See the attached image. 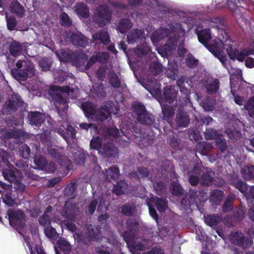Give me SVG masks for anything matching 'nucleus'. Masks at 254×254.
I'll return each instance as SVG.
<instances>
[{
    "label": "nucleus",
    "instance_id": "1",
    "mask_svg": "<svg viewBox=\"0 0 254 254\" xmlns=\"http://www.w3.org/2000/svg\"><path fill=\"white\" fill-rule=\"evenodd\" d=\"M208 26L215 28L218 32L217 39H214L210 43H208L211 39V35L209 29L205 28L199 30L197 28L195 29L198 40L202 43L215 57H216L222 65L226 67L229 72V69L227 66L229 61L226 54H224L223 50H226L224 44L225 40L230 39L226 31V26L224 24V19L220 18L214 17L205 21L202 27Z\"/></svg>",
    "mask_w": 254,
    "mask_h": 254
},
{
    "label": "nucleus",
    "instance_id": "2",
    "mask_svg": "<svg viewBox=\"0 0 254 254\" xmlns=\"http://www.w3.org/2000/svg\"><path fill=\"white\" fill-rule=\"evenodd\" d=\"M168 28L160 27L153 32L151 35V40L154 45L166 37L168 38L167 43L160 48H156L158 53L162 57L167 58L170 56L177 45L180 43L178 48V54L180 57H183L186 50L183 44L184 41L185 30L184 26L180 23L175 21L168 24Z\"/></svg>",
    "mask_w": 254,
    "mask_h": 254
},
{
    "label": "nucleus",
    "instance_id": "3",
    "mask_svg": "<svg viewBox=\"0 0 254 254\" xmlns=\"http://www.w3.org/2000/svg\"><path fill=\"white\" fill-rule=\"evenodd\" d=\"M127 230L122 234L123 237L132 254H164V251L154 248L150 251L141 254L145 249V244L139 242L137 237L138 223L133 219L127 221Z\"/></svg>",
    "mask_w": 254,
    "mask_h": 254
},
{
    "label": "nucleus",
    "instance_id": "4",
    "mask_svg": "<svg viewBox=\"0 0 254 254\" xmlns=\"http://www.w3.org/2000/svg\"><path fill=\"white\" fill-rule=\"evenodd\" d=\"M78 90H73L68 87H60L56 86H51L49 91V95L55 101V105L58 113L61 116L64 115L67 110L66 101L63 98L64 94L68 93V96L71 98H75Z\"/></svg>",
    "mask_w": 254,
    "mask_h": 254
},
{
    "label": "nucleus",
    "instance_id": "5",
    "mask_svg": "<svg viewBox=\"0 0 254 254\" xmlns=\"http://www.w3.org/2000/svg\"><path fill=\"white\" fill-rule=\"evenodd\" d=\"M224 44L226 47V51L230 58L232 60H237L242 62L245 61V65L249 68L254 67V59L248 56L253 54V50L251 49H244L240 52L236 48V44L235 41L231 39H227L225 40Z\"/></svg>",
    "mask_w": 254,
    "mask_h": 254
},
{
    "label": "nucleus",
    "instance_id": "6",
    "mask_svg": "<svg viewBox=\"0 0 254 254\" xmlns=\"http://www.w3.org/2000/svg\"><path fill=\"white\" fill-rule=\"evenodd\" d=\"M163 68L164 67H162V64L158 63H151L149 66V72L151 75L150 74L147 77L146 80L144 79L142 83L144 87L152 96H154L156 99H158L162 96L160 84L152 75H157L163 71Z\"/></svg>",
    "mask_w": 254,
    "mask_h": 254
},
{
    "label": "nucleus",
    "instance_id": "7",
    "mask_svg": "<svg viewBox=\"0 0 254 254\" xmlns=\"http://www.w3.org/2000/svg\"><path fill=\"white\" fill-rule=\"evenodd\" d=\"M164 89L163 97L161 96L159 99H157L161 106L164 119L168 121L171 126H172L169 120L170 118L174 116L175 114L174 110L171 106L163 105L161 100L163 98L168 103L170 104L172 103L176 98L178 89H176V87L174 86L169 87H166Z\"/></svg>",
    "mask_w": 254,
    "mask_h": 254
},
{
    "label": "nucleus",
    "instance_id": "8",
    "mask_svg": "<svg viewBox=\"0 0 254 254\" xmlns=\"http://www.w3.org/2000/svg\"><path fill=\"white\" fill-rule=\"evenodd\" d=\"M227 5L236 19L238 24L241 27L246 23L247 19L244 15L246 11L244 6L246 0H226Z\"/></svg>",
    "mask_w": 254,
    "mask_h": 254
},
{
    "label": "nucleus",
    "instance_id": "9",
    "mask_svg": "<svg viewBox=\"0 0 254 254\" xmlns=\"http://www.w3.org/2000/svg\"><path fill=\"white\" fill-rule=\"evenodd\" d=\"M81 108L88 118H95L96 120L99 121L106 120L110 114L109 106H104L96 111L94 104L90 102L83 103L81 105Z\"/></svg>",
    "mask_w": 254,
    "mask_h": 254
},
{
    "label": "nucleus",
    "instance_id": "10",
    "mask_svg": "<svg viewBox=\"0 0 254 254\" xmlns=\"http://www.w3.org/2000/svg\"><path fill=\"white\" fill-rule=\"evenodd\" d=\"M132 109L137 115V121L141 124L151 126L154 121L153 116L147 112L144 105L140 103L135 102L132 103Z\"/></svg>",
    "mask_w": 254,
    "mask_h": 254
},
{
    "label": "nucleus",
    "instance_id": "11",
    "mask_svg": "<svg viewBox=\"0 0 254 254\" xmlns=\"http://www.w3.org/2000/svg\"><path fill=\"white\" fill-rule=\"evenodd\" d=\"M249 238H246L240 232L233 233L230 235V239L232 243L242 249L249 248L252 245L253 241L252 236H254V229L251 228L247 231Z\"/></svg>",
    "mask_w": 254,
    "mask_h": 254
},
{
    "label": "nucleus",
    "instance_id": "12",
    "mask_svg": "<svg viewBox=\"0 0 254 254\" xmlns=\"http://www.w3.org/2000/svg\"><path fill=\"white\" fill-rule=\"evenodd\" d=\"M23 64H24L25 70H26V72L22 70L18 71L17 69H15L11 70V74L13 77L19 81H25L28 76L32 77L34 75L33 65L31 63L19 61L16 63V66L18 68H20L22 67Z\"/></svg>",
    "mask_w": 254,
    "mask_h": 254
},
{
    "label": "nucleus",
    "instance_id": "13",
    "mask_svg": "<svg viewBox=\"0 0 254 254\" xmlns=\"http://www.w3.org/2000/svg\"><path fill=\"white\" fill-rule=\"evenodd\" d=\"M146 204L148 207L150 216L155 220L156 223L158 224L157 214L155 208L152 205L155 204L159 212H164L167 208V201L165 199L152 196L149 200H146Z\"/></svg>",
    "mask_w": 254,
    "mask_h": 254
},
{
    "label": "nucleus",
    "instance_id": "14",
    "mask_svg": "<svg viewBox=\"0 0 254 254\" xmlns=\"http://www.w3.org/2000/svg\"><path fill=\"white\" fill-rule=\"evenodd\" d=\"M9 224L16 229L23 227L25 224L24 214L19 210H9L7 211Z\"/></svg>",
    "mask_w": 254,
    "mask_h": 254
},
{
    "label": "nucleus",
    "instance_id": "15",
    "mask_svg": "<svg viewBox=\"0 0 254 254\" xmlns=\"http://www.w3.org/2000/svg\"><path fill=\"white\" fill-rule=\"evenodd\" d=\"M127 1L131 6H142L148 12L160 9L159 0H127Z\"/></svg>",
    "mask_w": 254,
    "mask_h": 254
},
{
    "label": "nucleus",
    "instance_id": "16",
    "mask_svg": "<svg viewBox=\"0 0 254 254\" xmlns=\"http://www.w3.org/2000/svg\"><path fill=\"white\" fill-rule=\"evenodd\" d=\"M93 19L100 26H103L107 23L110 19L109 8L106 5L98 7L94 12Z\"/></svg>",
    "mask_w": 254,
    "mask_h": 254
},
{
    "label": "nucleus",
    "instance_id": "17",
    "mask_svg": "<svg viewBox=\"0 0 254 254\" xmlns=\"http://www.w3.org/2000/svg\"><path fill=\"white\" fill-rule=\"evenodd\" d=\"M204 136L206 139H216V147L221 151L226 149L227 145L225 140L223 139L222 134L217 133L216 130L212 128L206 129Z\"/></svg>",
    "mask_w": 254,
    "mask_h": 254
},
{
    "label": "nucleus",
    "instance_id": "18",
    "mask_svg": "<svg viewBox=\"0 0 254 254\" xmlns=\"http://www.w3.org/2000/svg\"><path fill=\"white\" fill-rule=\"evenodd\" d=\"M205 87L206 92L209 94L216 93L219 89V81L217 78L206 77L204 79L199 80Z\"/></svg>",
    "mask_w": 254,
    "mask_h": 254
},
{
    "label": "nucleus",
    "instance_id": "19",
    "mask_svg": "<svg viewBox=\"0 0 254 254\" xmlns=\"http://www.w3.org/2000/svg\"><path fill=\"white\" fill-rule=\"evenodd\" d=\"M22 104V102L20 100L19 96L17 94H14L12 96V100H9L4 105L2 113L4 114H11L15 111L17 106Z\"/></svg>",
    "mask_w": 254,
    "mask_h": 254
},
{
    "label": "nucleus",
    "instance_id": "20",
    "mask_svg": "<svg viewBox=\"0 0 254 254\" xmlns=\"http://www.w3.org/2000/svg\"><path fill=\"white\" fill-rule=\"evenodd\" d=\"M234 186L239 190L248 199H252L254 200V186L250 188L249 192L248 190L249 188L244 182L238 181L236 182H233Z\"/></svg>",
    "mask_w": 254,
    "mask_h": 254
},
{
    "label": "nucleus",
    "instance_id": "21",
    "mask_svg": "<svg viewBox=\"0 0 254 254\" xmlns=\"http://www.w3.org/2000/svg\"><path fill=\"white\" fill-rule=\"evenodd\" d=\"M0 191L2 193V197L3 202L8 205L11 206L15 204V200L11 198L10 187L0 181Z\"/></svg>",
    "mask_w": 254,
    "mask_h": 254
},
{
    "label": "nucleus",
    "instance_id": "22",
    "mask_svg": "<svg viewBox=\"0 0 254 254\" xmlns=\"http://www.w3.org/2000/svg\"><path fill=\"white\" fill-rule=\"evenodd\" d=\"M35 244H33L32 242H30V240L25 238V241L27 243V245L29 248V250L31 253V254H36L35 252L37 254H45L42 247L40 246V241L39 239L38 235H35Z\"/></svg>",
    "mask_w": 254,
    "mask_h": 254
},
{
    "label": "nucleus",
    "instance_id": "23",
    "mask_svg": "<svg viewBox=\"0 0 254 254\" xmlns=\"http://www.w3.org/2000/svg\"><path fill=\"white\" fill-rule=\"evenodd\" d=\"M159 232H157V236L160 238V240L158 238L157 241H154L157 243H160V240L167 236H170L172 234H175L176 230L174 227L173 224H171L169 226L168 224H165L164 226L161 228H159Z\"/></svg>",
    "mask_w": 254,
    "mask_h": 254
},
{
    "label": "nucleus",
    "instance_id": "24",
    "mask_svg": "<svg viewBox=\"0 0 254 254\" xmlns=\"http://www.w3.org/2000/svg\"><path fill=\"white\" fill-rule=\"evenodd\" d=\"M192 80L194 82L195 80L193 79H190L188 77H182L180 79L177 81L178 86L180 88V91L185 95L189 94V91L186 85L187 84L188 86L192 87L193 84L192 83Z\"/></svg>",
    "mask_w": 254,
    "mask_h": 254
},
{
    "label": "nucleus",
    "instance_id": "25",
    "mask_svg": "<svg viewBox=\"0 0 254 254\" xmlns=\"http://www.w3.org/2000/svg\"><path fill=\"white\" fill-rule=\"evenodd\" d=\"M75 11L80 19L87 18L89 16V11L86 3L80 2L76 4Z\"/></svg>",
    "mask_w": 254,
    "mask_h": 254
},
{
    "label": "nucleus",
    "instance_id": "26",
    "mask_svg": "<svg viewBox=\"0 0 254 254\" xmlns=\"http://www.w3.org/2000/svg\"><path fill=\"white\" fill-rule=\"evenodd\" d=\"M54 247L56 254H60L58 249L64 252V254L68 253L71 249L70 244L64 238L60 239Z\"/></svg>",
    "mask_w": 254,
    "mask_h": 254
},
{
    "label": "nucleus",
    "instance_id": "27",
    "mask_svg": "<svg viewBox=\"0 0 254 254\" xmlns=\"http://www.w3.org/2000/svg\"><path fill=\"white\" fill-rule=\"evenodd\" d=\"M170 176L173 179H176V180L173 181L171 183V190L172 193L177 196L182 194L183 193V189L178 183V180H177V174L175 172L172 171L170 174Z\"/></svg>",
    "mask_w": 254,
    "mask_h": 254
},
{
    "label": "nucleus",
    "instance_id": "28",
    "mask_svg": "<svg viewBox=\"0 0 254 254\" xmlns=\"http://www.w3.org/2000/svg\"><path fill=\"white\" fill-rule=\"evenodd\" d=\"M71 40L74 45L81 47H85L88 43L86 38L81 33L72 34L71 35Z\"/></svg>",
    "mask_w": 254,
    "mask_h": 254
},
{
    "label": "nucleus",
    "instance_id": "29",
    "mask_svg": "<svg viewBox=\"0 0 254 254\" xmlns=\"http://www.w3.org/2000/svg\"><path fill=\"white\" fill-rule=\"evenodd\" d=\"M108 58V54L106 53H99L97 55L92 57L88 62L86 67L89 68L93 63L95 62L104 63Z\"/></svg>",
    "mask_w": 254,
    "mask_h": 254
},
{
    "label": "nucleus",
    "instance_id": "30",
    "mask_svg": "<svg viewBox=\"0 0 254 254\" xmlns=\"http://www.w3.org/2000/svg\"><path fill=\"white\" fill-rule=\"evenodd\" d=\"M28 117L30 123L35 126H38L43 122V115L39 112H30Z\"/></svg>",
    "mask_w": 254,
    "mask_h": 254
},
{
    "label": "nucleus",
    "instance_id": "31",
    "mask_svg": "<svg viewBox=\"0 0 254 254\" xmlns=\"http://www.w3.org/2000/svg\"><path fill=\"white\" fill-rule=\"evenodd\" d=\"M7 166L8 168L5 169L2 172L3 177L9 182H14L16 179L15 173H17L13 166L8 164Z\"/></svg>",
    "mask_w": 254,
    "mask_h": 254
},
{
    "label": "nucleus",
    "instance_id": "32",
    "mask_svg": "<svg viewBox=\"0 0 254 254\" xmlns=\"http://www.w3.org/2000/svg\"><path fill=\"white\" fill-rule=\"evenodd\" d=\"M143 37H144L143 32L141 30L139 29H133L131 30L127 36V39L130 43L136 42Z\"/></svg>",
    "mask_w": 254,
    "mask_h": 254
},
{
    "label": "nucleus",
    "instance_id": "33",
    "mask_svg": "<svg viewBox=\"0 0 254 254\" xmlns=\"http://www.w3.org/2000/svg\"><path fill=\"white\" fill-rule=\"evenodd\" d=\"M10 10L12 13L19 17H23L25 12L24 7L17 1H14L11 3L10 5Z\"/></svg>",
    "mask_w": 254,
    "mask_h": 254
},
{
    "label": "nucleus",
    "instance_id": "34",
    "mask_svg": "<svg viewBox=\"0 0 254 254\" xmlns=\"http://www.w3.org/2000/svg\"><path fill=\"white\" fill-rule=\"evenodd\" d=\"M56 54L61 62L66 63L72 62L73 55L69 50L62 51L60 54L57 53Z\"/></svg>",
    "mask_w": 254,
    "mask_h": 254
},
{
    "label": "nucleus",
    "instance_id": "35",
    "mask_svg": "<svg viewBox=\"0 0 254 254\" xmlns=\"http://www.w3.org/2000/svg\"><path fill=\"white\" fill-rule=\"evenodd\" d=\"M127 184L124 181H121L118 182L116 185L114 186V188L112 192H114L117 195H121L124 193L127 189Z\"/></svg>",
    "mask_w": 254,
    "mask_h": 254
},
{
    "label": "nucleus",
    "instance_id": "36",
    "mask_svg": "<svg viewBox=\"0 0 254 254\" xmlns=\"http://www.w3.org/2000/svg\"><path fill=\"white\" fill-rule=\"evenodd\" d=\"M205 223L211 227L216 226L222 220L218 215H208L204 217Z\"/></svg>",
    "mask_w": 254,
    "mask_h": 254
},
{
    "label": "nucleus",
    "instance_id": "37",
    "mask_svg": "<svg viewBox=\"0 0 254 254\" xmlns=\"http://www.w3.org/2000/svg\"><path fill=\"white\" fill-rule=\"evenodd\" d=\"M223 196V191L218 190H215L211 192L209 199L214 204L219 205L222 199Z\"/></svg>",
    "mask_w": 254,
    "mask_h": 254
},
{
    "label": "nucleus",
    "instance_id": "38",
    "mask_svg": "<svg viewBox=\"0 0 254 254\" xmlns=\"http://www.w3.org/2000/svg\"><path fill=\"white\" fill-rule=\"evenodd\" d=\"M51 210L52 207L49 206L47 208L46 211L39 219V223L45 227H49V225L51 223V219L49 214L51 211Z\"/></svg>",
    "mask_w": 254,
    "mask_h": 254
},
{
    "label": "nucleus",
    "instance_id": "39",
    "mask_svg": "<svg viewBox=\"0 0 254 254\" xmlns=\"http://www.w3.org/2000/svg\"><path fill=\"white\" fill-rule=\"evenodd\" d=\"M241 174L246 180L254 179V167L253 166H247L241 169Z\"/></svg>",
    "mask_w": 254,
    "mask_h": 254
},
{
    "label": "nucleus",
    "instance_id": "40",
    "mask_svg": "<svg viewBox=\"0 0 254 254\" xmlns=\"http://www.w3.org/2000/svg\"><path fill=\"white\" fill-rule=\"evenodd\" d=\"M251 90L252 93L254 94V85L251 87ZM244 107L248 111L249 115L254 118V96L247 101Z\"/></svg>",
    "mask_w": 254,
    "mask_h": 254
},
{
    "label": "nucleus",
    "instance_id": "41",
    "mask_svg": "<svg viewBox=\"0 0 254 254\" xmlns=\"http://www.w3.org/2000/svg\"><path fill=\"white\" fill-rule=\"evenodd\" d=\"M177 120L178 126L181 127H186L189 123L188 116L184 112L179 113L177 114Z\"/></svg>",
    "mask_w": 254,
    "mask_h": 254
},
{
    "label": "nucleus",
    "instance_id": "42",
    "mask_svg": "<svg viewBox=\"0 0 254 254\" xmlns=\"http://www.w3.org/2000/svg\"><path fill=\"white\" fill-rule=\"evenodd\" d=\"M213 176L214 173L213 172L207 170H206V172L202 175L200 182L202 185L208 186L212 182Z\"/></svg>",
    "mask_w": 254,
    "mask_h": 254
},
{
    "label": "nucleus",
    "instance_id": "43",
    "mask_svg": "<svg viewBox=\"0 0 254 254\" xmlns=\"http://www.w3.org/2000/svg\"><path fill=\"white\" fill-rule=\"evenodd\" d=\"M199 104L205 111H212L214 109V102L208 98L200 101Z\"/></svg>",
    "mask_w": 254,
    "mask_h": 254
},
{
    "label": "nucleus",
    "instance_id": "44",
    "mask_svg": "<svg viewBox=\"0 0 254 254\" xmlns=\"http://www.w3.org/2000/svg\"><path fill=\"white\" fill-rule=\"evenodd\" d=\"M150 180L151 181L154 183V187L157 194H161L165 191L166 187L164 183L160 181L157 182V181L155 180V178L154 179L151 178Z\"/></svg>",
    "mask_w": 254,
    "mask_h": 254
},
{
    "label": "nucleus",
    "instance_id": "45",
    "mask_svg": "<svg viewBox=\"0 0 254 254\" xmlns=\"http://www.w3.org/2000/svg\"><path fill=\"white\" fill-rule=\"evenodd\" d=\"M132 26V23L128 18H125L121 19L120 23L119 28L121 32L124 33L127 30L130 28Z\"/></svg>",
    "mask_w": 254,
    "mask_h": 254
},
{
    "label": "nucleus",
    "instance_id": "46",
    "mask_svg": "<svg viewBox=\"0 0 254 254\" xmlns=\"http://www.w3.org/2000/svg\"><path fill=\"white\" fill-rule=\"evenodd\" d=\"M168 64H169V67L168 70L166 71V74L170 79L175 80L176 79V77L178 73V70L177 68V66L175 64L173 66L170 65L171 61L170 60H168Z\"/></svg>",
    "mask_w": 254,
    "mask_h": 254
},
{
    "label": "nucleus",
    "instance_id": "47",
    "mask_svg": "<svg viewBox=\"0 0 254 254\" xmlns=\"http://www.w3.org/2000/svg\"><path fill=\"white\" fill-rule=\"evenodd\" d=\"M135 208V205L133 204H125L122 207V212L126 215H132L134 213Z\"/></svg>",
    "mask_w": 254,
    "mask_h": 254
},
{
    "label": "nucleus",
    "instance_id": "48",
    "mask_svg": "<svg viewBox=\"0 0 254 254\" xmlns=\"http://www.w3.org/2000/svg\"><path fill=\"white\" fill-rule=\"evenodd\" d=\"M115 99L116 102V104L112 107V114L115 115L118 113L119 111V103L122 102L123 101V95L121 92L118 93L117 95H115Z\"/></svg>",
    "mask_w": 254,
    "mask_h": 254
},
{
    "label": "nucleus",
    "instance_id": "49",
    "mask_svg": "<svg viewBox=\"0 0 254 254\" xmlns=\"http://www.w3.org/2000/svg\"><path fill=\"white\" fill-rule=\"evenodd\" d=\"M234 198L235 196L233 194H230L227 197L222 208L224 212H228L232 209V203Z\"/></svg>",
    "mask_w": 254,
    "mask_h": 254
},
{
    "label": "nucleus",
    "instance_id": "50",
    "mask_svg": "<svg viewBox=\"0 0 254 254\" xmlns=\"http://www.w3.org/2000/svg\"><path fill=\"white\" fill-rule=\"evenodd\" d=\"M94 39H99L103 44H106L109 41V36L106 31L93 35Z\"/></svg>",
    "mask_w": 254,
    "mask_h": 254
},
{
    "label": "nucleus",
    "instance_id": "51",
    "mask_svg": "<svg viewBox=\"0 0 254 254\" xmlns=\"http://www.w3.org/2000/svg\"><path fill=\"white\" fill-rule=\"evenodd\" d=\"M226 133L229 138L232 140H237L241 135L240 131L233 128L227 129Z\"/></svg>",
    "mask_w": 254,
    "mask_h": 254
},
{
    "label": "nucleus",
    "instance_id": "52",
    "mask_svg": "<svg viewBox=\"0 0 254 254\" xmlns=\"http://www.w3.org/2000/svg\"><path fill=\"white\" fill-rule=\"evenodd\" d=\"M45 233L46 236L51 240L56 239L58 237V234L55 229L50 226L45 227Z\"/></svg>",
    "mask_w": 254,
    "mask_h": 254
},
{
    "label": "nucleus",
    "instance_id": "53",
    "mask_svg": "<svg viewBox=\"0 0 254 254\" xmlns=\"http://www.w3.org/2000/svg\"><path fill=\"white\" fill-rule=\"evenodd\" d=\"M101 142L99 137H94L90 141V146L92 148L99 151V153H102L101 150Z\"/></svg>",
    "mask_w": 254,
    "mask_h": 254
},
{
    "label": "nucleus",
    "instance_id": "54",
    "mask_svg": "<svg viewBox=\"0 0 254 254\" xmlns=\"http://www.w3.org/2000/svg\"><path fill=\"white\" fill-rule=\"evenodd\" d=\"M20 51L21 47L18 43L14 42L11 44L10 46V52L12 55L14 57L17 56Z\"/></svg>",
    "mask_w": 254,
    "mask_h": 254
},
{
    "label": "nucleus",
    "instance_id": "55",
    "mask_svg": "<svg viewBox=\"0 0 254 254\" xmlns=\"http://www.w3.org/2000/svg\"><path fill=\"white\" fill-rule=\"evenodd\" d=\"M230 79L231 91L232 94L234 96L235 102L237 104L241 105L242 104V103L244 102V99L242 97L235 95L234 90H233V88L235 86L233 85V81H232V79H233L232 76H231Z\"/></svg>",
    "mask_w": 254,
    "mask_h": 254
},
{
    "label": "nucleus",
    "instance_id": "56",
    "mask_svg": "<svg viewBox=\"0 0 254 254\" xmlns=\"http://www.w3.org/2000/svg\"><path fill=\"white\" fill-rule=\"evenodd\" d=\"M112 13L114 10L117 11V9L118 10H121L123 12H127L128 11V6L120 3H115L112 1Z\"/></svg>",
    "mask_w": 254,
    "mask_h": 254
},
{
    "label": "nucleus",
    "instance_id": "57",
    "mask_svg": "<svg viewBox=\"0 0 254 254\" xmlns=\"http://www.w3.org/2000/svg\"><path fill=\"white\" fill-rule=\"evenodd\" d=\"M60 223L62 228L64 227L73 232L76 230L75 224L69 220L61 221Z\"/></svg>",
    "mask_w": 254,
    "mask_h": 254
},
{
    "label": "nucleus",
    "instance_id": "58",
    "mask_svg": "<svg viewBox=\"0 0 254 254\" xmlns=\"http://www.w3.org/2000/svg\"><path fill=\"white\" fill-rule=\"evenodd\" d=\"M30 148L26 144H23L20 148V153L22 157L27 159L30 156Z\"/></svg>",
    "mask_w": 254,
    "mask_h": 254
},
{
    "label": "nucleus",
    "instance_id": "59",
    "mask_svg": "<svg viewBox=\"0 0 254 254\" xmlns=\"http://www.w3.org/2000/svg\"><path fill=\"white\" fill-rule=\"evenodd\" d=\"M187 65L190 67H195L198 64V61L191 54H189L187 59Z\"/></svg>",
    "mask_w": 254,
    "mask_h": 254
},
{
    "label": "nucleus",
    "instance_id": "60",
    "mask_svg": "<svg viewBox=\"0 0 254 254\" xmlns=\"http://www.w3.org/2000/svg\"><path fill=\"white\" fill-rule=\"evenodd\" d=\"M6 18L8 29L10 30H13L16 25L15 19L14 17H8L7 14L6 13Z\"/></svg>",
    "mask_w": 254,
    "mask_h": 254
},
{
    "label": "nucleus",
    "instance_id": "61",
    "mask_svg": "<svg viewBox=\"0 0 254 254\" xmlns=\"http://www.w3.org/2000/svg\"><path fill=\"white\" fill-rule=\"evenodd\" d=\"M60 20L62 25L64 26H68L71 23L69 17L65 13H63L61 14Z\"/></svg>",
    "mask_w": 254,
    "mask_h": 254
},
{
    "label": "nucleus",
    "instance_id": "62",
    "mask_svg": "<svg viewBox=\"0 0 254 254\" xmlns=\"http://www.w3.org/2000/svg\"><path fill=\"white\" fill-rule=\"evenodd\" d=\"M150 51V48L147 46L145 47L144 46H139L138 47L136 53L137 55H144L148 54Z\"/></svg>",
    "mask_w": 254,
    "mask_h": 254
},
{
    "label": "nucleus",
    "instance_id": "63",
    "mask_svg": "<svg viewBox=\"0 0 254 254\" xmlns=\"http://www.w3.org/2000/svg\"><path fill=\"white\" fill-rule=\"evenodd\" d=\"M39 65L43 70H49L51 67V64L45 60H42L39 62Z\"/></svg>",
    "mask_w": 254,
    "mask_h": 254
},
{
    "label": "nucleus",
    "instance_id": "64",
    "mask_svg": "<svg viewBox=\"0 0 254 254\" xmlns=\"http://www.w3.org/2000/svg\"><path fill=\"white\" fill-rule=\"evenodd\" d=\"M189 182L192 186H195L197 185L198 182V175H190L189 177Z\"/></svg>",
    "mask_w": 254,
    "mask_h": 254
}]
</instances>
